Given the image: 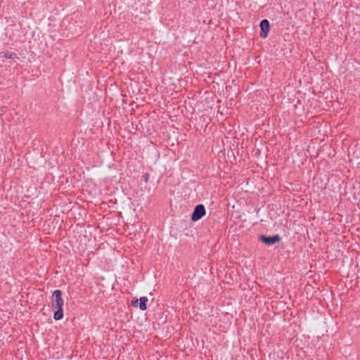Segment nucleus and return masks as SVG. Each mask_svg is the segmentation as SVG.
<instances>
[{
    "label": "nucleus",
    "instance_id": "nucleus-6",
    "mask_svg": "<svg viewBox=\"0 0 360 360\" xmlns=\"http://www.w3.org/2000/svg\"><path fill=\"white\" fill-rule=\"evenodd\" d=\"M148 302V298L146 297H141L140 298L139 308L141 310L144 311L147 309L146 302Z\"/></svg>",
    "mask_w": 360,
    "mask_h": 360
},
{
    "label": "nucleus",
    "instance_id": "nucleus-2",
    "mask_svg": "<svg viewBox=\"0 0 360 360\" xmlns=\"http://www.w3.org/2000/svg\"><path fill=\"white\" fill-rule=\"evenodd\" d=\"M205 213L206 210L205 206L202 204H199L195 207L193 212L191 216V219L193 221H198L203 216L205 215Z\"/></svg>",
    "mask_w": 360,
    "mask_h": 360
},
{
    "label": "nucleus",
    "instance_id": "nucleus-3",
    "mask_svg": "<svg viewBox=\"0 0 360 360\" xmlns=\"http://www.w3.org/2000/svg\"><path fill=\"white\" fill-rule=\"evenodd\" d=\"M259 238L262 243L269 245H274L281 240V237L278 234L273 236H266L262 235Z\"/></svg>",
    "mask_w": 360,
    "mask_h": 360
},
{
    "label": "nucleus",
    "instance_id": "nucleus-5",
    "mask_svg": "<svg viewBox=\"0 0 360 360\" xmlns=\"http://www.w3.org/2000/svg\"><path fill=\"white\" fill-rule=\"evenodd\" d=\"M4 58H18V56L15 53L9 51H4L0 52V60L4 61Z\"/></svg>",
    "mask_w": 360,
    "mask_h": 360
},
{
    "label": "nucleus",
    "instance_id": "nucleus-7",
    "mask_svg": "<svg viewBox=\"0 0 360 360\" xmlns=\"http://www.w3.org/2000/svg\"><path fill=\"white\" fill-rule=\"evenodd\" d=\"M132 304H133L134 307H137V304H138V300H136L135 301H132Z\"/></svg>",
    "mask_w": 360,
    "mask_h": 360
},
{
    "label": "nucleus",
    "instance_id": "nucleus-1",
    "mask_svg": "<svg viewBox=\"0 0 360 360\" xmlns=\"http://www.w3.org/2000/svg\"><path fill=\"white\" fill-rule=\"evenodd\" d=\"M53 296L54 297V301L52 303V307L56 309L53 314V319L58 321L63 317V307L64 302L62 297V292L59 290H56L53 292Z\"/></svg>",
    "mask_w": 360,
    "mask_h": 360
},
{
    "label": "nucleus",
    "instance_id": "nucleus-4",
    "mask_svg": "<svg viewBox=\"0 0 360 360\" xmlns=\"http://www.w3.org/2000/svg\"><path fill=\"white\" fill-rule=\"evenodd\" d=\"M260 29H261V32H260V37L262 38H266L267 36H268V34H269V28H270V25H269V22L268 21V20H262L261 22H260Z\"/></svg>",
    "mask_w": 360,
    "mask_h": 360
}]
</instances>
